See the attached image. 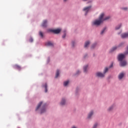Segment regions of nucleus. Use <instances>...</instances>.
Wrapping results in <instances>:
<instances>
[{"label": "nucleus", "mask_w": 128, "mask_h": 128, "mask_svg": "<svg viewBox=\"0 0 128 128\" xmlns=\"http://www.w3.org/2000/svg\"><path fill=\"white\" fill-rule=\"evenodd\" d=\"M104 13H102L99 16L98 20H96L92 22L93 26H100L102 22H104V20H110V16H108L104 18Z\"/></svg>", "instance_id": "obj_1"}, {"label": "nucleus", "mask_w": 128, "mask_h": 128, "mask_svg": "<svg viewBox=\"0 0 128 128\" xmlns=\"http://www.w3.org/2000/svg\"><path fill=\"white\" fill-rule=\"evenodd\" d=\"M128 54V46L127 47V50L124 54H119L118 57V60L119 62H122V60L126 58V54Z\"/></svg>", "instance_id": "obj_2"}, {"label": "nucleus", "mask_w": 128, "mask_h": 128, "mask_svg": "<svg viewBox=\"0 0 128 128\" xmlns=\"http://www.w3.org/2000/svg\"><path fill=\"white\" fill-rule=\"evenodd\" d=\"M108 67H106L104 70V73L102 74L100 72H98L96 74V76H98V78H104V74L106 72H108Z\"/></svg>", "instance_id": "obj_3"}, {"label": "nucleus", "mask_w": 128, "mask_h": 128, "mask_svg": "<svg viewBox=\"0 0 128 128\" xmlns=\"http://www.w3.org/2000/svg\"><path fill=\"white\" fill-rule=\"evenodd\" d=\"M90 8H92V6H89L88 7L84 8L83 9V11L86 12L85 14V16H86V14H88V12H90Z\"/></svg>", "instance_id": "obj_4"}, {"label": "nucleus", "mask_w": 128, "mask_h": 128, "mask_svg": "<svg viewBox=\"0 0 128 128\" xmlns=\"http://www.w3.org/2000/svg\"><path fill=\"white\" fill-rule=\"evenodd\" d=\"M126 64V60L120 62V65L121 66H125Z\"/></svg>", "instance_id": "obj_5"}, {"label": "nucleus", "mask_w": 128, "mask_h": 128, "mask_svg": "<svg viewBox=\"0 0 128 128\" xmlns=\"http://www.w3.org/2000/svg\"><path fill=\"white\" fill-rule=\"evenodd\" d=\"M47 24H48V20H44L42 23V26H43V28H46Z\"/></svg>", "instance_id": "obj_6"}, {"label": "nucleus", "mask_w": 128, "mask_h": 128, "mask_svg": "<svg viewBox=\"0 0 128 128\" xmlns=\"http://www.w3.org/2000/svg\"><path fill=\"white\" fill-rule=\"evenodd\" d=\"M121 38H128V32L127 33L122 34L121 35Z\"/></svg>", "instance_id": "obj_7"}, {"label": "nucleus", "mask_w": 128, "mask_h": 128, "mask_svg": "<svg viewBox=\"0 0 128 128\" xmlns=\"http://www.w3.org/2000/svg\"><path fill=\"white\" fill-rule=\"evenodd\" d=\"M60 30H62L60 29H56V30H52V32L54 34H60Z\"/></svg>", "instance_id": "obj_8"}, {"label": "nucleus", "mask_w": 128, "mask_h": 128, "mask_svg": "<svg viewBox=\"0 0 128 128\" xmlns=\"http://www.w3.org/2000/svg\"><path fill=\"white\" fill-rule=\"evenodd\" d=\"M44 106H46V104L42 106L41 109L40 114H44V112H46V108H44Z\"/></svg>", "instance_id": "obj_9"}, {"label": "nucleus", "mask_w": 128, "mask_h": 128, "mask_svg": "<svg viewBox=\"0 0 128 128\" xmlns=\"http://www.w3.org/2000/svg\"><path fill=\"white\" fill-rule=\"evenodd\" d=\"M124 72H122V73H120V74H119V76H118V78L120 79V80H122V78L124 77Z\"/></svg>", "instance_id": "obj_10"}, {"label": "nucleus", "mask_w": 128, "mask_h": 128, "mask_svg": "<svg viewBox=\"0 0 128 128\" xmlns=\"http://www.w3.org/2000/svg\"><path fill=\"white\" fill-rule=\"evenodd\" d=\"M14 68H16L17 70H22V68L20 67V66L18 64L14 65Z\"/></svg>", "instance_id": "obj_11"}, {"label": "nucleus", "mask_w": 128, "mask_h": 128, "mask_svg": "<svg viewBox=\"0 0 128 128\" xmlns=\"http://www.w3.org/2000/svg\"><path fill=\"white\" fill-rule=\"evenodd\" d=\"M42 102H40L38 104V106H37L36 110H38L40 106H42Z\"/></svg>", "instance_id": "obj_12"}, {"label": "nucleus", "mask_w": 128, "mask_h": 128, "mask_svg": "<svg viewBox=\"0 0 128 128\" xmlns=\"http://www.w3.org/2000/svg\"><path fill=\"white\" fill-rule=\"evenodd\" d=\"M60 104L61 106H64V104H66V100H64V98L62 99Z\"/></svg>", "instance_id": "obj_13"}, {"label": "nucleus", "mask_w": 128, "mask_h": 128, "mask_svg": "<svg viewBox=\"0 0 128 128\" xmlns=\"http://www.w3.org/2000/svg\"><path fill=\"white\" fill-rule=\"evenodd\" d=\"M92 114H94V111H91L88 114V118H90Z\"/></svg>", "instance_id": "obj_14"}, {"label": "nucleus", "mask_w": 128, "mask_h": 128, "mask_svg": "<svg viewBox=\"0 0 128 128\" xmlns=\"http://www.w3.org/2000/svg\"><path fill=\"white\" fill-rule=\"evenodd\" d=\"M88 65L85 66L84 67V72H88Z\"/></svg>", "instance_id": "obj_15"}, {"label": "nucleus", "mask_w": 128, "mask_h": 128, "mask_svg": "<svg viewBox=\"0 0 128 128\" xmlns=\"http://www.w3.org/2000/svg\"><path fill=\"white\" fill-rule=\"evenodd\" d=\"M43 86L45 88V92H48V84H45Z\"/></svg>", "instance_id": "obj_16"}, {"label": "nucleus", "mask_w": 128, "mask_h": 128, "mask_svg": "<svg viewBox=\"0 0 128 128\" xmlns=\"http://www.w3.org/2000/svg\"><path fill=\"white\" fill-rule=\"evenodd\" d=\"M46 46H54V44H52V42H48L46 43Z\"/></svg>", "instance_id": "obj_17"}, {"label": "nucleus", "mask_w": 128, "mask_h": 128, "mask_svg": "<svg viewBox=\"0 0 128 128\" xmlns=\"http://www.w3.org/2000/svg\"><path fill=\"white\" fill-rule=\"evenodd\" d=\"M59 76H60V70H57L55 78H57Z\"/></svg>", "instance_id": "obj_18"}, {"label": "nucleus", "mask_w": 128, "mask_h": 128, "mask_svg": "<svg viewBox=\"0 0 128 128\" xmlns=\"http://www.w3.org/2000/svg\"><path fill=\"white\" fill-rule=\"evenodd\" d=\"M90 45V42L88 41H87L85 42L84 44V48H88V46Z\"/></svg>", "instance_id": "obj_19"}, {"label": "nucleus", "mask_w": 128, "mask_h": 128, "mask_svg": "<svg viewBox=\"0 0 128 128\" xmlns=\"http://www.w3.org/2000/svg\"><path fill=\"white\" fill-rule=\"evenodd\" d=\"M114 110V106H110L108 108V112H112V110Z\"/></svg>", "instance_id": "obj_20"}, {"label": "nucleus", "mask_w": 128, "mask_h": 128, "mask_svg": "<svg viewBox=\"0 0 128 128\" xmlns=\"http://www.w3.org/2000/svg\"><path fill=\"white\" fill-rule=\"evenodd\" d=\"M69 82H70L68 80L66 81L65 82H64V86H68V84Z\"/></svg>", "instance_id": "obj_21"}, {"label": "nucleus", "mask_w": 128, "mask_h": 128, "mask_svg": "<svg viewBox=\"0 0 128 128\" xmlns=\"http://www.w3.org/2000/svg\"><path fill=\"white\" fill-rule=\"evenodd\" d=\"M98 126V123H95L94 124V126H92V128H97Z\"/></svg>", "instance_id": "obj_22"}, {"label": "nucleus", "mask_w": 128, "mask_h": 128, "mask_svg": "<svg viewBox=\"0 0 128 128\" xmlns=\"http://www.w3.org/2000/svg\"><path fill=\"white\" fill-rule=\"evenodd\" d=\"M39 36H40L41 38H44V34L42 33V31H40L39 32Z\"/></svg>", "instance_id": "obj_23"}, {"label": "nucleus", "mask_w": 128, "mask_h": 128, "mask_svg": "<svg viewBox=\"0 0 128 128\" xmlns=\"http://www.w3.org/2000/svg\"><path fill=\"white\" fill-rule=\"evenodd\" d=\"M106 28H104L103 30L101 32L100 34H104V33L106 32Z\"/></svg>", "instance_id": "obj_24"}, {"label": "nucleus", "mask_w": 128, "mask_h": 128, "mask_svg": "<svg viewBox=\"0 0 128 128\" xmlns=\"http://www.w3.org/2000/svg\"><path fill=\"white\" fill-rule=\"evenodd\" d=\"M121 27H122V24H120V25H118V26L116 28V30H120V28Z\"/></svg>", "instance_id": "obj_25"}, {"label": "nucleus", "mask_w": 128, "mask_h": 128, "mask_svg": "<svg viewBox=\"0 0 128 128\" xmlns=\"http://www.w3.org/2000/svg\"><path fill=\"white\" fill-rule=\"evenodd\" d=\"M96 46V43L93 44L92 46V48H94Z\"/></svg>", "instance_id": "obj_26"}, {"label": "nucleus", "mask_w": 128, "mask_h": 128, "mask_svg": "<svg viewBox=\"0 0 128 128\" xmlns=\"http://www.w3.org/2000/svg\"><path fill=\"white\" fill-rule=\"evenodd\" d=\"M116 48H118V47H116V46L113 47L112 49V52H114V50H116Z\"/></svg>", "instance_id": "obj_27"}, {"label": "nucleus", "mask_w": 128, "mask_h": 128, "mask_svg": "<svg viewBox=\"0 0 128 128\" xmlns=\"http://www.w3.org/2000/svg\"><path fill=\"white\" fill-rule=\"evenodd\" d=\"M29 42H34V39H32V38L29 39Z\"/></svg>", "instance_id": "obj_28"}, {"label": "nucleus", "mask_w": 128, "mask_h": 128, "mask_svg": "<svg viewBox=\"0 0 128 128\" xmlns=\"http://www.w3.org/2000/svg\"><path fill=\"white\" fill-rule=\"evenodd\" d=\"M74 44H76V42H72V46H74Z\"/></svg>", "instance_id": "obj_29"}, {"label": "nucleus", "mask_w": 128, "mask_h": 128, "mask_svg": "<svg viewBox=\"0 0 128 128\" xmlns=\"http://www.w3.org/2000/svg\"><path fill=\"white\" fill-rule=\"evenodd\" d=\"M122 10H128V8H122Z\"/></svg>", "instance_id": "obj_30"}, {"label": "nucleus", "mask_w": 128, "mask_h": 128, "mask_svg": "<svg viewBox=\"0 0 128 128\" xmlns=\"http://www.w3.org/2000/svg\"><path fill=\"white\" fill-rule=\"evenodd\" d=\"M112 68V64L109 66V68Z\"/></svg>", "instance_id": "obj_31"}, {"label": "nucleus", "mask_w": 128, "mask_h": 128, "mask_svg": "<svg viewBox=\"0 0 128 128\" xmlns=\"http://www.w3.org/2000/svg\"><path fill=\"white\" fill-rule=\"evenodd\" d=\"M66 38V34H64L63 36H62V38Z\"/></svg>", "instance_id": "obj_32"}, {"label": "nucleus", "mask_w": 128, "mask_h": 128, "mask_svg": "<svg viewBox=\"0 0 128 128\" xmlns=\"http://www.w3.org/2000/svg\"><path fill=\"white\" fill-rule=\"evenodd\" d=\"M72 128H76V127L74 126L72 127Z\"/></svg>", "instance_id": "obj_33"}, {"label": "nucleus", "mask_w": 128, "mask_h": 128, "mask_svg": "<svg viewBox=\"0 0 128 128\" xmlns=\"http://www.w3.org/2000/svg\"><path fill=\"white\" fill-rule=\"evenodd\" d=\"M78 72H80V71L77 72V74H78Z\"/></svg>", "instance_id": "obj_34"}, {"label": "nucleus", "mask_w": 128, "mask_h": 128, "mask_svg": "<svg viewBox=\"0 0 128 128\" xmlns=\"http://www.w3.org/2000/svg\"><path fill=\"white\" fill-rule=\"evenodd\" d=\"M84 0V2H86V0Z\"/></svg>", "instance_id": "obj_35"}, {"label": "nucleus", "mask_w": 128, "mask_h": 128, "mask_svg": "<svg viewBox=\"0 0 128 128\" xmlns=\"http://www.w3.org/2000/svg\"><path fill=\"white\" fill-rule=\"evenodd\" d=\"M122 43L121 44H120V46H122Z\"/></svg>", "instance_id": "obj_36"}, {"label": "nucleus", "mask_w": 128, "mask_h": 128, "mask_svg": "<svg viewBox=\"0 0 128 128\" xmlns=\"http://www.w3.org/2000/svg\"><path fill=\"white\" fill-rule=\"evenodd\" d=\"M64 2H66V0H64Z\"/></svg>", "instance_id": "obj_37"}, {"label": "nucleus", "mask_w": 128, "mask_h": 128, "mask_svg": "<svg viewBox=\"0 0 128 128\" xmlns=\"http://www.w3.org/2000/svg\"><path fill=\"white\" fill-rule=\"evenodd\" d=\"M84 58H86V56H84Z\"/></svg>", "instance_id": "obj_38"}]
</instances>
